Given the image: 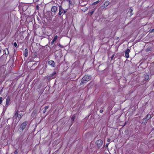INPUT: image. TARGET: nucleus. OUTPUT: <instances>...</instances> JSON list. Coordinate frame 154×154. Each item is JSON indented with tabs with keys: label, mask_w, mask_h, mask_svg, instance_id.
<instances>
[{
	"label": "nucleus",
	"mask_w": 154,
	"mask_h": 154,
	"mask_svg": "<svg viewBox=\"0 0 154 154\" xmlns=\"http://www.w3.org/2000/svg\"><path fill=\"white\" fill-rule=\"evenodd\" d=\"M103 141L101 139L97 140L96 142V143L98 148H100L101 147L103 144Z\"/></svg>",
	"instance_id": "20e7f679"
},
{
	"label": "nucleus",
	"mask_w": 154,
	"mask_h": 154,
	"mask_svg": "<svg viewBox=\"0 0 154 154\" xmlns=\"http://www.w3.org/2000/svg\"><path fill=\"white\" fill-rule=\"evenodd\" d=\"M91 78V75H85L82 79V81L80 83V85H82L84 83H86L88 81H90Z\"/></svg>",
	"instance_id": "f03ea898"
},
{
	"label": "nucleus",
	"mask_w": 154,
	"mask_h": 154,
	"mask_svg": "<svg viewBox=\"0 0 154 154\" xmlns=\"http://www.w3.org/2000/svg\"><path fill=\"white\" fill-rule=\"evenodd\" d=\"M39 6L38 5H37L36 6V10H38L39 9Z\"/></svg>",
	"instance_id": "cd10ccee"
},
{
	"label": "nucleus",
	"mask_w": 154,
	"mask_h": 154,
	"mask_svg": "<svg viewBox=\"0 0 154 154\" xmlns=\"http://www.w3.org/2000/svg\"><path fill=\"white\" fill-rule=\"evenodd\" d=\"M115 56V54H114L111 57V60H112L113 58H114V57Z\"/></svg>",
	"instance_id": "bb28decb"
},
{
	"label": "nucleus",
	"mask_w": 154,
	"mask_h": 154,
	"mask_svg": "<svg viewBox=\"0 0 154 154\" xmlns=\"http://www.w3.org/2000/svg\"><path fill=\"white\" fill-rule=\"evenodd\" d=\"M57 9V6H53L51 8V11L55 13Z\"/></svg>",
	"instance_id": "1a4fd4ad"
},
{
	"label": "nucleus",
	"mask_w": 154,
	"mask_h": 154,
	"mask_svg": "<svg viewBox=\"0 0 154 154\" xmlns=\"http://www.w3.org/2000/svg\"><path fill=\"white\" fill-rule=\"evenodd\" d=\"M14 46H15V47H17V43H16V42H15L14 43Z\"/></svg>",
	"instance_id": "a878e982"
},
{
	"label": "nucleus",
	"mask_w": 154,
	"mask_h": 154,
	"mask_svg": "<svg viewBox=\"0 0 154 154\" xmlns=\"http://www.w3.org/2000/svg\"><path fill=\"white\" fill-rule=\"evenodd\" d=\"M28 50L27 48L25 49L23 55L26 57H27L28 55Z\"/></svg>",
	"instance_id": "9d476101"
},
{
	"label": "nucleus",
	"mask_w": 154,
	"mask_h": 154,
	"mask_svg": "<svg viewBox=\"0 0 154 154\" xmlns=\"http://www.w3.org/2000/svg\"><path fill=\"white\" fill-rule=\"evenodd\" d=\"M110 139H109V138H108V139H107V141L108 142H109V141H110Z\"/></svg>",
	"instance_id": "f704fd0d"
},
{
	"label": "nucleus",
	"mask_w": 154,
	"mask_h": 154,
	"mask_svg": "<svg viewBox=\"0 0 154 154\" xmlns=\"http://www.w3.org/2000/svg\"><path fill=\"white\" fill-rule=\"evenodd\" d=\"M6 60L2 56L0 57V65H3L5 63Z\"/></svg>",
	"instance_id": "39448f33"
},
{
	"label": "nucleus",
	"mask_w": 154,
	"mask_h": 154,
	"mask_svg": "<svg viewBox=\"0 0 154 154\" xmlns=\"http://www.w3.org/2000/svg\"><path fill=\"white\" fill-rule=\"evenodd\" d=\"M57 38L58 36L57 35H56L54 36V38L53 40L55 42L57 39Z\"/></svg>",
	"instance_id": "6ab92c4d"
},
{
	"label": "nucleus",
	"mask_w": 154,
	"mask_h": 154,
	"mask_svg": "<svg viewBox=\"0 0 154 154\" xmlns=\"http://www.w3.org/2000/svg\"><path fill=\"white\" fill-rule=\"evenodd\" d=\"M19 114H18V113L16 112L14 116V117H15V118H17Z\"/></svg>",
	"instance_id": "412c9836"
},
{
	"label": "nucleus",
	"mask_w": 154,
	"mask_h": 154,
	"mask_svg": "<svg viewBox=\"0 0 154 154\" xmlns=\"http://www.w3.org/2000/svg\"><path fill=\"white\" fill-rule=\"evenodd\" d=\"M133 9L131 7L130 8L129 10L128 11V12H129L131 14V16L133 15V14H132V13L133 11Z\"/></svg>",
	"instance_id": "4468645a"
},
{
	"label": "nucleus",
	"mask_w": 154,
	"mask_h": 154,
	"mask_svg": "<svg viewBox=\"0 0 154 154\" xmlns=\"http://www.w3.org/2000/svg\"><path fill=\"white\" fill-rule=\"evenodd\" d=\"M1 48H0V53H1Z\"/></svg>",
	"instance_id": "e433bc0d"
},
{
	"label": "nucleus",
	"mask_w": 154,
	"mask_h": 154,
	"mask_svg": "<svg viewBox=\"0 0 154 154\" xmlns=\"http://www.w3.org/2000/svg\"><path fill=\"white\" fill-rule=\"evenodd\" d=\"M108 146V144H106V146Z\"/></svg>",
	"instance_id": "4c0bfd02"
},
{
	"label": "nucleus",
	"mask_w": 154,
	"mask_h": 154,
	"mask_svg": "<svg viewBox=\"0 0 154 154\" xmlns=\"http://www.w3.org/2000/svg\"><path fill=\"white\" fill-rule=\"evenodd\" d=\"M3 88L2 87H0V94H1L3 91Z\"/></svg>",
	"instance_id": "5701e85b"
},
{
	"label": "nucleus",
	"mask_w": 154,
	"mask_h": 154,
	"mask_svg": "<svg viewBox=\"0 0 154 154\" xmlns=\"http://www.w3.org/2000/svg\"><path fill=\"white\" fill-rule=\"evenodd\" d=\"M18 151L17 149H16L14 151V154H18Z\"/></svg>",
	"instance_id": "393cba45"
},
{
	"label": "nucleus",
	"mask_w": 154,
	"mask_h": 154,
	"mask_svg": "<svg viewBox=\"0 0 154 154\" xmlns=\"http://www.w3.org/2000/svg\"><path fill=\"white\" fill-rule=\"evenodd\" d=\"M37 63H38V62H36L35 63H34L33 64V65H32V66H35L36 65H37Z\"/></svg>",
	"instance_id": "c85d7f7f"
},
{
	"label": "nucleus",
	"mask_w": 154,
	"mask_h": 154,
	"mask_svg": "<svg viewBox=\"0 0 154 154\" xmlns=\"http://www.w3.org/2000/svg\"><path fill=\"white\" fill-rule=\"evenodd\" d=\"M48 64L51 66L52 67H55V64L53 60H50L48 62Z\"/></svg>",
	"instance_id": "423d86ee"
},
{
	"label": "nucleus",
	"mask_w": 154,
	"mask_h": 154,
	"mask_svg": "<svg viewBox=\"0 0 154 154\" xmlns=\"http://www.w3.org/2000/svg\"><path fill=\"white\" fill-rule=\"evenodd\" d=\"M94 11H93L90 13V14L91 15L94 13Z\"/></svg>",
	"instance_id": "473e14b6"
},
{
	"label": "nucleus",
	"mask_w": 154,
	"mask_h": 154,
	"mask_svg": "<svg viewBox=\"0 0 154 154\" xmlns=\"http://www.w3.org/2000/svg\"><path fill=\"white\" fill-rule=\"evenodd\" d=\"M28 122L27 121H25L23 122L20 125V130H21V131H23V130L25 128L27 125Z\"/></svg>",
	"instance_id": "7ed1b4c3"
},
{
	"label": "nucleus",
	"mask_w": 154,
	"mask_h": 154,
	"mask_svg": "<svg viewBox=\"0 0 154 154\" xmlns=\"http://www.w3.org/2000/svg\"><path fill=\"white\" fill-rule=\"evenodd\" d=\"M49 107V106H45L44 107V109L43 111V113H45L46 111V110Z\"/></svg>",
	"instance_id": "dca6fc26"
},
{
	"label": "nucleus",
	"mask_w": 154,
	"mask_h": 154,
	"mask_svg": "<svg viewBox=\"0 0 154 154\" xmlns=\"http://www.w3.org/2000/svg\"><path fill=\"white\" fill-rule=\"evenodd\" d=\"M130 52V50L128 48H127L125 52V57L127 58H128L129 57V53Z\"/></svg>",
	"instance_id": "6e6552de"
},
{
	"label": "nucleus",
	"mask_w": 154,
	"mask_h": 154,
	"mask_svg": "<svg viewBox=\"0 0 154 154\" xmlns=\"http://www.w3.org/2000/svg\"><path fill=\"white\" fill-rule=\"evenodd\" d=\"M3 100V98L2 97H0V104H1L2 103V101Z\"/></svg>",
	"instance_id": "b1692460"
},
{
	"label": "nucleus",
	"mask_w": 154,
	"mask_h": 154,
	"mask_svg": "<svg viewBox=\"0 0 154 154\" xmlns=\"http://www.w3.org/2000/svg\"><path fill=\"white\" fill-rule=\"evenodd\" d=\"M144 78L143 81L148 80L149 79V76L148 75H146L144 76Z\"/></svg>",
	"instance_id": "ddd939ff"
},
{
	"label": "nucleus",
	"mask_w": 154,
	"mask_h": 154,
	"mask_svg": "<svg viewBox=\"0 0 154 154\" xmlns=\"http://www.w3.org/2000/svg\"><path fill=\"white\" fill-rule=\"evenodd\" d=\"M47 79L48 80H49L51 79H52L50 75V76H47Z\"/></svg>",
	"instance_id": "4be33fe9"
},
{
	"label": "nucleus",
	"mask_w": 154,
	"mask_h": 154,
	"mask_svg": "<svg viewBox=\"0 0 154 154\" xmlns=\"http://www.w3.org/2000/svg\"><path fill=\"white\" fill-rule=\"evenodd\" d=\"M109 4V1H106L104 4V7H106Z\"/></svg>",
	"instance_id": "f8f14e48"
},
{
	"label": "nucleus",
	"mask_w": 154,
	"mask_h": 154,
	"mask_svg": "<svg viewBox=\"0 0 154 154\" xmlns=\"http://www.w3.org/2000/svg\"><path fill=\"white\" fill-rule=\"evenodd\" d=\"M55 42L54 41L52 40V41H51V45H53L54 44V42Z\"/></svg>",
	"instance_id": "7c9ffc66"
},
{
	"label": "nucleus",
	"mask_w": 154,
	"mask_h": 154,
	"mask_svg": "<svg viewBox=\"0 0 154 154\" xmlns=\"http://www.w3.org/2000/svg\"><path fill=\"white\" fill-rule=\"evenodd\" d=\"M58 46H59L61 48H64V47L63 45H61L60 44H59V45H58Z\"/></svg>",
	"instance_id": "c756f323"
},
{
	"label": "nucleus",
	"mask_w": 154,
	"mask_h": 154,
	"mask_svg": "<svg viewBox=\"0 0 154 154\" xmlns=\"http://www.w3.org/2000/svg\"><path fill=\"white\" fill-rule=\"evenodd\" d=\"M150 32H154V29H150Z\"/></svg>",
	"instance_id": "2f4dec72"
},
{
	"label": "nucleus",
	"mask_w": 154,
	"mask_h": 154,
	"mask_svg": "<svg viewBox=\"0 0 154 154\" xmlns=\"http://www.w3.org/2000/svg\"><path fill=\"white\" fill-rule=\"evenodd\" d=\"M151 117V115L150 114H148L146 118L143 119V121H145V122H146L147 121L149 120Z\"/></svg>",
	"instance_id": "0eeeda50"
},
{
	"label": "nucleus",
	"mask_w": 154,
	"mask_h": 154,
	"mask_svg": "<svg viewBox=\"0 0 154 154\" xmlns=\"http://www.w3.org/2000/svg\"><path fill=\"white\" fill-rule=\"evenodd\" d=\"M17 118L19 119V120L23 116V115L22 113H20L19 114Z\"/></svg>",
	"instance_id": "f3484780"
},
{
	"label": "nucleus",
	"mask_w": 154,
	"mask_h": 154,
	"mask_svg": "<svg viewBox=\"0 0 154 154\" xmlns=\"http://www.w3.org/2000/svg\"><path fill=\"white\" fill-rule=\"evenodd\" d=\"M100 2L99 0H98L96 2L93 3L92 4V5H95Z\"/></svg>",
	"instance_id": "a211bd4d"
},
{
	"label": "nucleus",
	"mask_w": 154,
	"mask_h": 154,
	"mask_svg": "<svg viewBox=\"0 0 154 154\" xmlns=\"http://www.w3.org/2000/svg\"><path fill=\"white\" fill-rule=\"evenodd\" d=\"M103 109H100V113H102L103 112Z\"/></svg>",
	"instance_id": "72a5a7b5"
},
{
	"label": "nucleus",
	"mask_w": 154,
	"mask_h": 154,
	"mask_svg": "<svg viewBox=\"0 0 154 154\" xmlns=\"http://www.w3.org/2000/svg\"><path fill=\"white\" fill-rule=\"evenodd\" d=\"M63 2H65L66 1L67 2V7L65 9H63L61 5L59 6V12L58 13V15H61L63 13L65 14L67 11V10L69 8L70 5L71 4L72 2L70 0H63Z\"/></svg>",
	"instance_id": "f257e3e1"
},
{
	"label": "nucleus",
	"mask_w": 154,
	"mask_h": 154,
	"mask_svg": "<svg viewBox=\"0 0 154 154\" xmlns=\"http://www.w3.org/2000/svg\"><path fill=\"white\" fill-rule=\"evenodd\" d=\"M19 111L18 109H17V110L16 111V112L17 113H19Z\"/></svg>",
	"instance_id": "c9c22d12"
},
{
	"label": "nucleus",
	"mask_w": 154,
	"mask_h": 154,
	"mask_svg": "<svg viewBox=\"0 0 154 154\" xmlns=\"http://www.w3.org/2000/svg\"><path fill=\"white\" fill-rule=\"evenodd\" d=\"M75 119V116H72L71 119V120L72 121V122L74 121V119Z\"/></svg>",
	"instance_id": "aec40b11"
},
{
	"label": "nucleus",
	"mask_w": 154,
	"mask_h": 154,
	"mask_svg": "<svg viewBox=\"0 0 154 154\" xmlns=\"http://www.w3.org/2000/svg\"><path fill=\"white\" fill-rule=\"evenodd\" d=\"M10 101V98L8 97L6 99V104L8 105L9 104Z\"/></svg>",
	"instance_id": "2eb2a0df"
},
{
	"label": "nucleus",
	"mask_w": 154,
	"mask_h": 154,
	"mask_svg": "<svg viewBox=\"0 0 154 154\" xmlns=\"http://www.w3.org/2000/svg\"><path fill=\"white\" fill-rule=\"evenodd\" d=\"M56 74L57 73L56 72H54L51 74L50 75L51 76V77L52 78V79H53L56 77Z\"/></svg>",
	"instance_id": "9b49d317"
}]
</instances>
